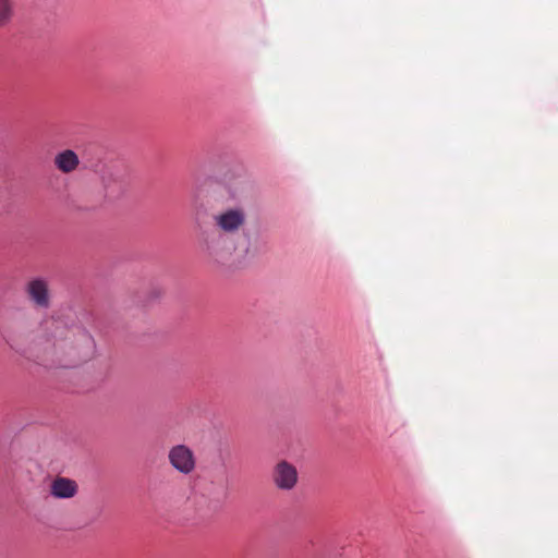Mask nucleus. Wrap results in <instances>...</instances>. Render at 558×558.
<instances>
[{
    "label": "nucleus",
    "mask_w": 558,
    "mask_h": 558,
    "mask_svg": "<svg viewBox=\"0 0 558 558\" xmlns=\"http://www.w3.org/2000/svg\"><path fill=\"white\" fill-rule=\"evenodd\" d=\"M248 184L246 170L242 162L232 161L221 175L208 177L205 180L207 196L215 202L235 199Z\"/></svg>",
    "instance_id": "nucleus-1"
},
{
    "label": "nucleus",
    "mask_w": 558,
    "mask_h": 558,
    "mask_svg": "<svg viewBox=\"0 0 558 558\" xmlns=\"http://www.w3.org/2000/svg\"><path fill=\"white\" fill-rule=\"evenodd\" d=\"M168 458L171 466L181 474L187 475L195 469L196 460L194 452L184 444L173 446L169 450Z\"/></svg>",
    "instance_id": "nucleus-2"
},
{
    "label": "nucleus",
    "mask_w": 558,
    "mask_h": 558,
    "mask_svg": "<svg viewBox=\"0 0 558 558\" xmlns=\"http://www.w3.org/2000/svg\"><path fill=\"white\" fill-rule=\"evenodd\" d=\"M25 292L35 307L48 308L50 306V290L46 278L37 276L29 279Z\"/></svg>",
    "instance_id": "nucleus-3"
},
{
    "label": "nucleus",
    "mask_w": 558,
    "mask_h": 558,
    "mask_svg": "<svg viewBox=\"0 0 558 558\" xmlns=\"http://www.w3.org/2000/svg\"><path fill=\"white\" fill-rule=\"evenodd\" d=\"M245 211L240 207L228 208L215 216L216 228L221 232L233 233L244 226Z\"/></svg>",
    "instance_id": "nucleus-4"
},
{
    "label": "nucleus",
    "mask_w": 558,
    "mask_h": 558,
    "mask_svg": "<svg viewBox=\"0 0 558 558\" xmlns=\"http://www.w3.org/2000/svg\"><path fill=\"white\" fill-rule=\"evenodd\" d=\"M226 235L221 233L215 226L201 228L199 242L202 247L214 257L221 255L225 250Z\"/></svg>",
    "instance_id": "nucleus-5"
},
{
    "label": "nucleus",
    "mask_w": 558,
    "mask_h": 558,
    "mask_svg": "<svg viewBox=\"0 0 558 558\" xmlns=\"http://www.w3.org/2000/svg\"><path fill=\"white\" fill-rule=\"evenodd\" d=\"M272 477L277 488L291 490L298 483L299 473L293 464L282 460L276 464Z\"/></svg>",
    "instance_id": "nucleus-6"
},
{
    "label": "nucleus",
    "mask_w": 558,
    "mask_h": 558,
    "mask_svg": "<svg viewBox=\"0 0 558 558\" xmlns=\"http://www.w3.org/2000/svg\"><path fill=\"white\" fill-rule=\"evenodd\" d=\"M76 482L69 477H58L50 485V495L57 499H70L77 494Z\"/></svg>",
    "instance_id": "nucleus-7"
},
{
    "label": "nucleus",
    "mask_w": 558,
    "mask_h": 558,
    "mask_svg": "<svg viewBox=\"0 0 558 558\" xmlns=\"http://www.w3.org/2000/svg\"><path fill=\"white\" fill-rule=\"evenodd\" d=\"M244 243L234 247L235 251L242 252L245 256H256L266 245V241L258 233L251 235L250 231L243 229Z\"/></svg>",
    "instance_id": "nucleus-8"
},
{
    "label": "nucleus",
    "mask_w": 558,
    "mask_h": 558,
    "mask_svg": "<svg viewBox=\"0 0 558 558\" xmlns=\"http://www.w3.org/2000/svg\"><path fill=\"white\" fill-rule=\"evenodd\" d=\"M78 162V156L72 149H64L62 151H59L54 157L56 168L64 173L74 170Z\"/></svg>",
    "instance_id": "nucleus-9"
},
{
    "label": "nucleus",
    "mask_w": 558,
    "mask_h": 558,
    "mask_svg": "<svg viewBox=\"0 0 558 558\" xmlns=\"http://www.w3.org/2000/svg\"><path fill=\"white\" fill-rule=\"evenodd\" d=\"M58 23V16L56 12H49L45 15L41 24L33 32V36L44 38L49 35Z\"/></svg>",
    "instance_id": "nucleus-10"
},
{
    "label": "nucleus",
    "mask_w": 558,
    "mask_h": 558,
    "mask_svg": "<svg viewBox=\"0 0 558 558\" xmlns=\"http://www.w3.org/2000/svg\"><path fill=\"white\" fill-rule=\"evenodd\" d=\"M226 497H227V487H226L225 483H220L217 492L209 499L208 512L209 513L217 512L221 508L222 502L226 499Z\"/></svg>",
    "instance_id": "nucleus-11"
},
{
    "label": "nucleus",
    "mask_w": 558,
    "mask_h": 558,
    "mask_svg": "<svg viewBox=\"0 0 558 558\" xmlns=\"http://www.w3.org/2000/svg\"><path fill=\"white\" fill-rule=\"evenodd\" d=\"M12 15V5L10 0H0V25L9 22Z\"/></svg>",
    "instance_id": "nucleus-12"
},
{
    "label": "nucleus",
    "mask_w": 558,
    "mask_h": 558,
    "mask_svg": "<svg viewBox=\"0 0 558 558\" xmlns=\"http://www.w3.org/2000/svg\"><path fill=\"white\" fill-rule=\"evenodd\" d=\"M161 296V291L159 288H153L148 294L146 295V298L142 301H140L141 305L143 307H146V306H149L150 304L155 303L156 301H158Z\"/></svg>",
    "instance_id": "nucleus-13"
},
{
    "label": "nucleus",
    "mask_w": 558,
    "mask_h": 558,
    "mask_svg": "<svg viewBox=\"0 0 558 558\" xmlns=\"http://www.w3.org/2000/svg\"><path fill=\"white\" fill-rule=\"evenodd\" d=\"M207 515H208V513H207V512L199 513V518H202V519H205Z\"/></svg>",
    "instance_id": "nucleus-14"
}]
</instances>
